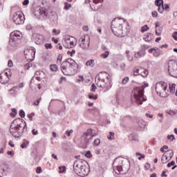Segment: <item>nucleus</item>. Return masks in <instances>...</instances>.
<instances>
[{"instance_id":"f257e3e1","label":"nucleus","mask_w":177,"mask_h":177,"mask_svg":"<svg viewBox=\"0 0 177 177\" xmlns=\"http://www.w3.org/2000/svg\"><path fill=\"white\" fill-rule=\"evenodd\" d=\"M129 30V28H127V22L122 19L115 18L111 22V30L116 37L124 38L128 35Z\"/></svg>"},{"instance_id":"f03ea898","label":"nucleus","mask_w":177,"mask_h":177,"mask_svg":"<svg viewBox=\"0 0 177 177\" xmlns=\"http://www.w3.org/2000/svg\"><path fill=\"white\" fill-rule=\"evenodd\" d=\"M26 131H27V123L24 120L17 118L11 123L10 132L14 138H21Z\"/></svg>"},{"instance_id":"7ed1b4c3","label":"nucleus","mask_w":177,"mask_h":177,"mask_svg":"<svg viewBox=\"0 0 177 177\" xmlns=\"http://www.w3.org/2000/svg\"><path fill=\"white\" fill-rule=\"evenodd\" d=\"M96 85L101 89H104V92L110 91L113 84H111V76L107 72H100L95 77Z\"/></svg>"},{"instance_id":"20e7f679","label":"nucleus","mask_w":177,"mask_h":177,"mask_svg":"<svg viewBox=\"0 0 177 177\" xmlns=\"http://www.w3.org/2000/svg\"><path fill=\"white\" fill-rule=\"evenodd\" d=\"M61 71L64 75H74L80 71V66L74 59L68 58L61 64Z\"/></svg>"},{"instance_id":"39448f33","label":"nucleus","mask_w":177,"mask_h":177,"mask_svg":"<svg viewBox=\"0 0 177 177\" xmlns=\"http://www.w3.org/2000/svg\"><path fill=\"white\" fill-rule=\"evenodd\" d=\"M145 86H141L133 89L131 95V100L132 103L143 104V102H146V100H147V98L145 97Z\"/></svg>"},{"instance_id":"423d86ee","label":"nucleus","mask_w":177,"mask_h":177,"mask_svg":"<svg viewBox=\"0 0 177 177\" xmlns=\"http://www.w3.org/2000/svg\"><path fill=\"white\" fill-rule=\"evenodd\" d=\"M86 161L78 159L73 164V169L75 174L78 175V176H86L88 175V172L86 171V166L82 165Z\"/></svg>"},{"instance_id":"0eeeda50","label":"nucleus","mask_w":177,"mask_h":177,"mask_svg":"<svg viewBox=\"0 0 177 177\" xmlns=\"http://www.w3.org/2000/svg\"><path fill=\"white\" fill-rule=\"evenodd\" d=\"M168 86L164 82H160L156 84L155 89L156 93L160 95L161 97H167L168 96V90L167 88Z\"/></svg>"},{"instance_id":"6e6552de","label":"nucleus","mask_w":177,"mask_h":177,"mask_svg":"<svg viewBox=\"0 0 177 177\" xmlns=\"http://www.w3.org/2000/svg\"><path fill=\"white\" fill-rule=\"evenodd\" d=\"M96 133H93V129H88L86 132H84L82 136L81 143L86 146L92 142V138L95 136Z\"/></svg>"},{"instance_id":"1a4fd4ad","label":"nucleus","mask_w":177,"mask_h":177,"mask_svg":"<svg viewBox=\"0 0 177 177\" xmlns=\"http://www.w3.org/2000/svg\"><path fill=\"white\" fill-rule=\"evenodd\" d=\"M23 37L21 32L19 30H15L12 32L10 35V45H16V44H19L17 41H20Z\"/></svg>"},{"instance_id":"9d476101","label":"nucleus","mask_w":177,"mask_h":177,"mask_svg":"<svg viewBox=\"0 0 177 177\" xmlns=\"http://www.w3.org/2000/svg\"><path fill=\"white\" fill-rule=\"evenodd\" d=\"M168 73L171 77L177 78V62L175 60H169L168 62Z\"/></svg>"},{"instance_id":"9b49d317","label":"nucleus","mask_w":177,"mask_h":177,"mask_svg":"<svg viewBox=\"0 0 177 177\" xmlns=\"http://www.w3.org/2000/svg\"><path fill=\"white\" fill-rule=\"evenodd\" d=\"M24 14L21 11H17L15 12L12 15V21L17 24V26H20V24H24Z\"/></svg>"},{"instance_id":"f8f14e48","label":"nucleus","mask_w":177,"mask_h":177,"mask_svg":"<svg viewBox=\"0 0 177 177\" xmlns=\"http://www.w3.org/2000/svg\"><path fill=\"white\" fill-rule=\"evenodd\" d=\"M122 158H117L113 163V170L118 175L122 173Z\"/></svg>"},{"instance_id":"ddd939ff","label":"nucleus","mask_w":177,"mask_h":177,"mask_svg":"<svg viewBox=\"0 0 177 177\" xmlns=\"http://www.w3.org/2000/svg\"><path fill=\"white\" fill-rule=\"evenodd\" d=\"M12 77V71L10 69H6L0 74V82L3 84H8L10 77Z\"/></svg>"},{"instance_id":"4468645a","label":"nucleus","mask_w":177,"mask_h":177,"mask_svg":"<svg viewBox=\"0 0 177 177\" xmlns=\"http://www.w3.org/2000/svg\"><path fill=\"white\" fill-rule=\"evenodd\" d=\"M133 74L134 75H141V77H147L149 71H147V70L140 66H136L133 69Z\"/></svg>"},{"instance_id":"2eb2a0df","label":"nucleus","mask_w":177,"mask_h":177,"mask_svg":"<svg viewBox=\"0 0 177 177\" xmlns=\"http://www.w3.org/2000/svg\"><path fill=\"white\" fill-rule=\"evenodd\" d=\"M45 37L42 35L35 33L32 35V41L35 42L36 45H41V44L44 43V40Z\"/></svg>"},{"instance_id":"dca6fc26","label":"nucleus","mask_w":177,"mask_h":177,"mask_svg":"<svg viewBox=\"0 0 177 177\" xmlns=\"http://www.w3.org/2000/svg\"><path fill=\"white\" fill-rule=\"evenodd\" d=\"M34 15L36 17H39V16L45 17L48 16V9L44 8H36L34 11Z\"/></svg>"},{"instance_id":"f3484780","label":"nucleus","mask_w":177,"mask_h":177,"mask_svg":"<svg viewBox=\"0 0 177 177\" xmlns=\"http://www.w3.org/2000/svg\"><path fill=\"white\" fill-rule=\"evenodd\" d=\"M24 53L25 56H29V57H30L32 59H34L35 57V48L27 46Z\"/></svg>"},{"instance_id":"a211bd4d","label":"nucleus","mask_w":177,"mask_h":177,"mask_svg":"<svg viewBox=\"0 0 177 177\" xmlns=\"http://www.w3.org/2000/svg\"><path fill=\"white\" fill-rule=\"evenodd\" d=\"M49 19L51 23H54V24H57V14L55 12L50 11V12L47 10V16L44 17Z\"/></svg>"},{"instance_id":"6ab92c4d","label":"nucleus","mask_w":177,"mask_h":177,"mask_svg":"<svg viewBox=\"0 0 177 177\" xmlns=\"http://www.w3.org/2000/svg\"><path fill=\"white\" fill-rule=\"evenodd\" d=\"M64 41L67 45H77V39L73 36H66Z\"/></svg>"},{"instance_id":"aec40b11","label":"nucleus","mask_w":177,"mask_h":177,"mask_svg":"<svg viewBox=\"0 0 177 177\" xmlns=\"http://www.w3.org/2000/svg\"><path fill=\"white\" fill-rule=\"evenodd\" d=\"M149 53H153L155 57H158V56L161 55V51L158 49V48L154 47L149 50Z\"/></svg>"},{"instance_id":"412c9836","label":"nucleus","mask_w":177,"mask_h":177,"mask_svg":"<svg viewBox=\"0 0 177 177\" xmlns=\"http://www.w3.org/2000/svg\"><path fill=\"white\" fill-rule=\"evenodd\" d=\"M145 48H143L142 50L135 53L134 57H136V59H139V57H142L145 56Z\"/></svg>"},{"instance_id":"4be33fe9","label":"nucleus","mask_w":177,"mask_h":177,"mask_svg":"<svg viewBox=\"0 0 177 177\" xmlns=\"http://www.w3.org/2000/svg\"><path fill=\"white\" fill-rule=\"evenodd\" d=\"M152 37L153 35H151V33H146L143 37V39L146 42H150V41L152 39Z\"/></svg>"},{"instance_id":"5701e85b","label":"nucleus","mask_w":177,"mask_h":177,"mask_svg":"<svg viewBox=\"0 0 177 177\" xmlns=\"http://www.w3.org/2000/svg\"><path fill=\"white\" fill-rule=\"evenodd\" d=\"M165 156L169 158V160H171L172 157H174V151L172 149H169L166 152Z\"/></svg>"},{"instance_id":"b1692460","label":"nucleus","mask_w":177,"mask_h":177,"mask_svg":"<svg viewBox=\"0 0 177 177\" xmlns=\"http://www.w3.org/2000/svg\"><path fill=\"white\" fill-rule=\"evenodd\" d=\"M44 72L42 71H36L35 73V77L36 78H39V80H41V78H42V77H44Z\"/></svg>"},{"instance_id":"393cba45","label":"nucleus","mask_w":177,"mask_h":177,"mask_svg":"<svg viewBox=\"0 0 177 177\" xmlns=\"http://www.w3.org/2000/svg\"><path fill=\"white\" fill-rule=\"evenodd\" d=\"M86 66H88L89 67H94L95 66V60L91 59L86 62Z\"/></svg>"},{"instance_id":"a878e982","label":"nucleus","mask_w":177,"mask_h":177,"mask_svg":"<svg viewBox=\"0 0 177 177\" xmlns=\"http://www.w3.org/2000/svg\"><path fill=\"white\" fill-rule=\"evenodd\" d=\"M171 159H169V158H168L165 155H163L162 156V164H167V162H168V161H169Z\"/></svg>"},{"instance_id":"bb28decb","label":"nucleus","mask_w":177,"mask_h":177,"mask_svg":"<svg viewBox=\"0 0 177 177\" xmlns=\"http://www.w3.org/2000/svg\"><path fill=\"white\" fill-rule=\"evenodd\" d=\"M50 70L53 71V73H56L57 71V65L56 64H51L50 66Z\"/></svg>"},{"instance_id":"cd10ccee","label":"nucleus","mask_w":177,"mask_h":177,"mask_svg":"<svg viewBox=\"0 0 177 177\" xmlns=\"http://www.w3.org/2000/svg\"><path fill=\"white\" fill-rule=\"evenodd\" d=\"M175 89H176V84H173L172 85L169 86L170 93H175Z\"/></svg>"},{"instance_id":"c85d7f7f","label":"nucleus","mask_w":177,"mask_h":177,"mask_svg":"<svg viewBox=\"0 0 177 177\" xmlns=\"http://www.w3.org/2000/svg\"><path fill=\"white\" fill-rule=\"evenodd\" d=\"M155 5L158 7L162 6L164 5V1L163 0H156Z\"/></svg>"},{"instance_id":"c756f323","label":"nucleus","mask_w":177,"mask_h":177,"mask_svg":"<svg viewBox=\"0 0 177 177\" xmlns=\"http://www.w3.org/2000/svg\"><path fill=\"white\" fill-rule=\"evenodd\" d=\"M150 30V28H149V26L145 25L141 27V32H146V31H149Z\"/></svg>"},{"instance_id":"7c9ffc66","label":"nucleus","mask_w":177,"mask_h":177,"mask_svg":"<svg viewBox=\"0 0 177 177\" xmlns=\"http://www.w3.org/2000/svg\"><path fill=\"white\" fill-rule=\"evenodd\" d=\"M28 145H30V142L25 140L24 141V142L21 145V149H26V147H27V146H28Z\"/></svg>"},{"instance_id":"2f4dec72","label":"nucleus","mask_w":177,"mask_h":177,"mask_svg":"<svg viewBox=\"0 0 177 177\" xmlns=\"http://www.w3.org/2000/svg\"><path fill=\"white\" fill-rule=\"evenodd\" d=\"M63 59V55L59 54L57 58V64H62V60Z\"/></svg>"},{"instance_id":"473e14b6","label":"nucleus","mask_w":177,"mask_h":177,"mask_svg":"<svg viewBox=\"0 0 177 177\" xmlns=\"http://www.w3.org/2000/svg\"><path fill=\"white\" fill-rule=\"evenodd\" d=\"M115 133L113 131L109 132V135H108L109 140H114Z\"/></svg>"},{"instance_id":"72a5a7b5","label":"nucleus","mask_w":177,"mask_h":177,"mask_svg":"<svg viewBox=\"0 0 177 177\" xmlns=\"http://www.w3.org/2000/svg\"><path fill=\"white\" fill-rule=\"evenodd\" d=\"M109 55H110V53L109 51H105L104 53L101 54V57H102V59H107Z\"/></svg>"},{"instance_id":"f704fd0d","label":"nucleus","mask_w":177,"mask_h":177,"mask_svg":"<svg viewBox=\"0 0 177 177\" xmlns=\"http://www.w3.org/2000/svg\"><path fill=\"white\" fill-rule=\"evenodd\" d=\"M71 4L68 3V2L64 3L65 10H68L69 9H71Z\"/></svg>"},{"instance_id":"c9c22d12","label":"nucleus","mask_w":177,"mask_h":177,"mask_svg":"<svg viewBox=\"0 0 177 177\" xmlns=\"http://www.w3.org/2000/svg\"><path fill=\"white\" fill-rule=\"evenodd\" d=\"M167 139L171 140V142H174L175 140V136L174 134L167 136Z\"/></svg>"},{"instance_id":"e433bc0d","label":"nucleus","mask_w":177,"mask_h":177,"mask_svg":"<svg viewBox=\"0 0 177 177\" xmlns=\"http://www.w3.org/2000/svg\"><path fill=\"white\" fill-rule=\"evenodd\" d=\"M30 67H32V64L31 62H28L24 66L25 70H28Z\"/></svg>"},{"instance_id":"4c0bfd02","label":"nucleus","mask_w":177,"mask_h":177,"mask_svg":"<svg viewBox=\"0 0 177 177\" xmlns=\"http://www.w3.org/2000/svg\"><path fill=\"white\" fill-rule=\"evenodd\" d=\"M164 5L158 6V11L159 13H164Z\"/></svg>"},{"instance_id":"58836bf2","label":"nucleus","mask_w":177,"mask_h":177,"mask_svg":"<svg viewBox=\"0 0 177 177\" xmlns=\"http://www.w3.org/2000/svg\"><path fill=\"white\" fill-rule=\"evenodd\" d=\"M136 156H139L138 160H142V158H145V155H143L139 152H136Z\"/></svg>"},{"instance_id":"ea45409f","label":"nucleus","mask_w":177,"mask_h":177,"mask_svg":"<svg viewBox=\"0 0 177 177\" xmlns=\"http://www.w3.org/2000/svg\"><path fill=\"white\" fill-rule=\"evenodd\" d=\"M53 34L54 35H59V34H60V30H57V29H53Z\"/></svg>"},{"instance_id":"a19ab883","label":"nucleus","mask_w":177,"mask_h":177,"mask_svg":"<svg viewBox=\"0 0 177 177\" xmlns=\"http://www.w3.org/2000/svg\"><path fill=\"white\" fill-rule=\"evenodd\" d=\"M93 143H94V146H99V145H100V139L99 138L95 139Z\"/></svg>"},{"instance_id":"79ce46f5","label":"nucleus","mask_w":177,"mask_h":177,"mask_svg":"<svg viewBox=\"0 0 177 177\" xmlns=\"http://www.w3.org/2000/svg\"><path fill=\"white\" fill-rule=\"evenodd\" d=\"M85 157L87 158H92V153H91L90 151H87L86 153L84 154Z\"/></svg>"},{"instance_id":"37998d69","label":"nucleus","mask_w":177,"mask_h":177,"mask_svg":"<svg viewBox=\"0 0 177 177\" xmlns=\"http://www.w3.org/2000/svg\"><path fill=\"white\" fill-rule=\"evenodd\" d=\"M59 174H63V173H64V171H66V167H63V166H60L59 167Z\"/></svg>"},{"instance_id":"c03bdc74","label":"nucleus","mask_w":177,"mask_h":177,"mask_svg":"<svg viewBox=\"0 0 177 177\" xmlns=\"http://www.w3.org/2000/svg\"><path fill=\"white\" fill-rule=\"evenodd\" d=\"M171 37H172L173 39H174V41H177V31L174 32L171 34Z\"/></svg>"},{"instance_id":"a18cd8bd","label":"nucleus","mask_w":177,"mask_h":177,"mask_svg":"<svg viewBox=\"0 0 177 177\" xmlns=\"http://www.w3.org/2000/svg\"><path fill=\"white\" fill-rule=\"evenodd\" d=\"M128 81H129V77H125L123 80H122V84L123 85H125L128 83Z\"/></svg>"},{"instance_id":"49530a36","label":"nucleus","mask_w":177,"mask_h":177,"mask_svg":"<svg viewBox=\"0 0 177 177\" xmlns=\"http://www.w3.org/2000/svg\"><path fill=\"white\" fill-rule=\"evenodd\" d=\"M19 116L21 117V118H24V117H26V113L24 112V111L21 110L19 111Z\"/></svg>"},{"instance_id":"de8ad7c7","label":"nucleus","mask_w":177,"mask_h":177,"mask_svg":"<svg viewBox=\"0 0 177 177\" xmlns=\"http://www.w3.org/2000/svg\"><path fill=\"white\" fill-rule=\"evenodd\" d=\"M17 90V87H12L10 92L11 93V95H15L16 93V91Z\"/></svg>"},{"instance_id":"09e8293b","label":"nucleus","mask_w":177,"mask_h":177,"mask_svg":"<svg viewBox=\"0 0 177 177\" xmlns=\"http://www.w3.org/2000/svg\"><path fill=\"white\" fill-rule=\"evenodd\" d=\"M80 46L84 50H86V49H89V45H80Z\"/></svg>"},{"instance_id":"8fccbe9b","label":"nucleus","mask_w":177,"mask_h":177,"mask_svg":"<svg viewBox=\"0 0 177 177\" xmlns=\"http://www.w3.org/2000/svg\"><path fill=\"white\" fill-rule=\"evenodd\" d=\"M174 165H175V162L172 160L171 162L167 164V167L171 168V167H174Z\"/></svg>"},{"instance_id":"3c124183","label":"nucleus","mask_w":177,"mask_h":177,"mask_svg":"<svg viewBox=\"0 0 177 177\" xmlns=\"http://www.w3.org/2000/svg\"><path fill=\"white\" fill-rule=\"evenodd\" d=\"M73 132H74V131H73V129H71L70 131H66V135H67V136H71V133H73Z\"/></svg>"},{"instance_id":"603ef678","label":"nucleus","mask_w":177,"mask_h":177,"mask_svg":"<svg viewBox=\"0 0 177 177\" xmlns=\"http://www.w3.org/2000/svg\"><path fill=\"white\" fill-rule=\"evenodd\" d=\"M96 89H97V87H96V86L94 84H93L91 85V92H95Z\"/></svg>"},{"instance_id":"864d4df0","label":"nucleus","mask_w":177,"mask_h":177,"mask_svg":"<svg viewBox=\"0 0 177 177\" xmlns=\"http://www.w3.org/2000/svg\"><path fill=\"white\" fill-rule=\"evenodd\" d=\"M34 115H35V113H32L28 115V118L30 119V121H32V117H34Z\"/></svg>"},{"instance_id":"5fc2aeb1","label":"nucleus","mask_w":177,"mask_h":177,"mask_svg":"<svg viewBox=\"0 0 177 177\" xmlns=\"http://www.w3.org/2000/svg\"><path fill=\"white\" fill-rule=\"evenodd\" d=\"M29 3H30L29 0H24L22 3V5H24V6H27V5H28Z\"/></svg>"},{"instance_id":"6e6d98bb","label":"nucleus","mask_w":177,"mask_h":177,"mask_svg":"<svg viewBox=\"0 0 177 177\" xmlns=\"http://www.w3.org/2000/svg\"><path fill=\"white\" fill-rule=\"evenodd\" d=\"M145 169L146 171H148V169H150V163H146L145 165Z\"/></svg>"},{"instance_id":"4d7b16f0","label":"nucleus","mask_w":177,"mask_h":177,"mask_svg":"<svg viewBox=\"0 0 177 177\" xmlns=\"http://www.w3.org/2000/svg\"><path fill=\"white\" fill-rule=\"evenodd\" d=\"M152 15V17H157V16H158V13L157 12V11H153L151 12Z\"/></svg>"},{"instance_id":"13d9d810","label":"nucleus","mask_w":177,"mask_h":177,"mask_svg":"<svg viewBox=\"0 0 177 177\" xmlns=\"http://www.w3.org/2000/svg\"><path fill=\"white\" fill-rule=\"evenodd\" d=\"M8 67H13V62H12V60H8Z\"/></svg>"},{"instance_id":"bf43d9fd","label":"nucleus","mask_w":177,"mask_h":177,"mask_svg":"<svg viewBox=\"0 0 177 177\" xmlns=\"http://www.w3.org/2000/svg\"><path fill=\"white\" fill-rule=\"evenodd\" d=\"M39 102H41V97L39 98L38 100H37L34 102V105H35V106H38V104H39Z\"/></svg>"},{"instance_id":"052dcab7","label":"nucleus","mask_w":177,"mask_h":177,"mask_svg":"<svg viewBox=\"0 0 177 177\" xmlns=\"http://www.w3.org/2000/svg\"><path fill=\"white\" fill-rule=\"evenodd\" d=\"M36 172L37 174H41V172H42V169L41 168V167H38L37 168Z\"/></svg>"},{"instance_id":"680f3d73","label":"nucleus","mask_w":177,"mask_h":177,"mask_svg":"<svg viewBox=\"0 0 177 177\" xmlns=\"http://www.w3.org/2000/svg\"><path fill=\"white\" fill-rule=\"evenodd\" d=\"M32 135H37L38 134V130H36L35 129H33L32 130Z\"/></svg>"},{"instance_id":"e2e57ef3","label":"nucleus","mask_w":177,"mask_h":177,"mask_svg":"<svg viewBox=\"0 0 177 177\" xmlns=\"http://www.w3.org/2000/svg\"><path fill=\"white\" fill-rule=\"evenodd\" d=\"M89 99H93L94 100H96V99H97V96H94V95H89L88 96Z\"/></svg>"},{"instance_id":"0e129e2a","label":"nucleus","mask_w":177,"mask_h":177,"mask_svg":"<svg viewBox=\"0 0 177 177\" xmlns=\"http://www.w3.org/2000/svg\"><path fill=\"white\" fill-rule=\"evenodd\" d=\"M51 157H53V158H54V160H55L56 161H57V160H59V158H57V156L55 153H53L51 155Z\"/></svg>"},{"instance_id":"69168bd1","label":"nucleus","mask_w":177,"mask_h":177,"mask_svg":"<svg viewBox=\"0 0 177 177\" xmlns=\"http://www.w3.org/2000/svg\"><path fill=\"white\" fill-rule=\"evenodd\" d=\"M156 34L160 37V35H161V30L156 29Z\"/></svg>"},{"instance_id":"338daca9","label":"nucleus","mask_w":177,"mask_h":177,"mask_svg":"<svg viewBox=\"0 0 177 177\" xmlns=\"http://www.w3.org/2000/svg\"><path fill=\"white\" fill-rule=\"evenodd\" d=\"M125 67H127V65H125V64H122L120 65L121 70H125Z\"/></svg>"},{"instance_id":"774afa93","label":"nucleus","mask_w":177,"mask_h":177,"mask_svg":"<svg viewBox=\"0 0 177 177\" xmlns=\"http://www.w3.org/2000/svg\"><path fill=\"white\" fill-rule=\"evenodd\" d=\"M46 49H52L53 46L52 45H45Z\"/></svg>"}]
</instances>
